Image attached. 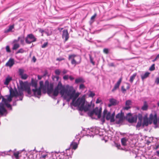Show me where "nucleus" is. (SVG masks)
<instances>
[{
	"mask_svg": "<svg viewBox=\"0 0 159 159\" xmlns=\"http://www.w3.org/2000/svg\"><path fill=\"white\" fill-rule=\"evenodd\" d=\"M156 153H157V155L159 157V151H157L156 152Z\"/></svg>",
	"mask_w": 159,
	"mask_h": 159,
	"instance_id": "e2e57ef3",
	"label": "nucleus"
},
{
	"mask_svg": "<svg viewBox=\"0 0 159 159\" xmlns=\"http://www.w3.org/2000/svg\"><path fill=\"white\" fill-rule=\"evenodd\" d=\"M45 32L48 36H49L52 34V31L51 29H50L49 30L47 29L45 30Z\"/></svg>",
	"mask_w": 159,
	"mask_h": 159,
	"instance_id": "bb28decb",
	"label": "nucleus"
},
{
	"mask_svg": "<svg viewBox=\"0 0 159 159\" xmlns=\"http://www.w3.org/2000/svg\"><path fill=\"white\" fill-rule=\"evenodd\" d=\"M115 116L114 112L111 114L105 109L103 111V117L101 119V121L103 123L105 121V118L107 120H110L111 122H113L115 121Z\"/></svg>",
	"mask_w": 159,
	"mask_h": 159,
	"instance_id": "423d86ee",
	"label": "nucleus"
},
{
	"mask_svg": "<svg viewBox=\"0 0 159 159\" xmlns=\"http://www.w3.org/2000/svg\"><path fill=\"white\" fill-rule=\"evenodd\" d=\"M122 80V78H120L118 81L117 82V83L115 84L114 88L112 90V92H114L115 90H116L117 89L119 88V87L121 83V82Z\"/></svg>",
	"mask_w": 159,
	"mask_h": 159,
	"instance_id": "a211bd4d",
	"label": "nucleus"
},
{
	"mask_svg": "<svg viewBox=\"0 0 159 159\" xmlns=\"http://www.w3.org/2000/svg\"><path fill=\"white\" fill-rule=\"evenodd\" d=\"M65 152V156L66 157V159H68L70 156L72 154L73 151L70 150V148L66 149Z\"/></svg>",
	"mask_w": 159,
	"mask_h": 159,
	"instance_id": "ddd939ff",
	"label": "nucleus"
},
{
	"mask_svg": "<svg viewBox=\"0 0 159 159\" xmlns=\"http://www.w3.org/2000/svg\"><path fill=\"white\" fill-rule=\"evenodd\" d=\"M137 75V73H134L132 75L130 76V79L129 80V82L131 83H132L134 80L135 79L136 76Z\"/></svg>",
	"mask_w": 159,
	"mask_h": 159,
	"instance_id": "a878e982",
	"label": "nucleus"
},
{
	"mask_svg": "<svg viewBox=\"0 0 159 159\" xmlns=\"http://www.w3.org/2000/svg\"><path fill=\"white\" fill-rule=\"evenodd\" d=\"M65 154V152H64L61 153L56 152V159H66Z\"/></svg>",
	"mask_w": 159,
	"mask_h": 159,
	"instance_id": "4468645a",
	"label": "nucleus"
},
{
	"mask_svg": "<svg viewBox=\"0 0 159 159\" xmlns=\"http://www.w3.org/2000/svg\"><path fill=\"white\" fill-rule=\"evenodd\" d=\"M110 104L108 105L109 107L113 105H115L117 104V101L114 99H111L109 100Z\"/></svg>",
	"mask_w": 159,
	"mask_h": 159,
	"instance_id": "aec40b11",
	"label": "nucleus"
},
{
	"mask_svg": "<svg viewBox=\"0 0 159 159\" xmlns=\"http://www.w3.org/2000/svg\"><path fill=\"white\" fill-rule=\"evenodd\" d=\"M48 44V43L47 42L44 43V44L42 45V48H45L47 46Z\"/></svg>",
	"mask_w": 159,
	"mask_h": 159,
	"instance_id": "a19ab883",
	"label": "nucleus"
},
{
	"mask_svg": "<svg viewBox=\"0 0 159 159\" xmlns=\"http://www.w3.org/2000/svg\"><path fill=\"white\" fill-rule=\"evenodd\" d=\"M88 95L89 97H93L95 95L94 93L92 91H90L88 93Z\"/></svg>",
	"mask_w": 159,
	"mask_h": 159,
	"instance_id": "2f4dec72",
	"label": "nucleus"
},
{
	"mask_svg": "<svg viewBox=\"0 0 159 159\" xmlns=\"http://www.w3.org/2000/svg\"><path fill=\"white\" fill-rule=\"evenodd\" d=\"M23 96V95L22 96H20V100H22Z\"/></svg>",
	"mask_w": 159,
	"mask_h": 159,
	"instance_id": "680f3d73",
	"label": "nucleus"
},
{
	"mask_svg": "<svg viewBox=\"0 0 159 159\" xmlns=\"http://www.w3.org/2000/svg\"><path fill=\"white\" fill-rule=\"evenodd\" d=\"M117 123L119 124L122 122L124 119V115L122 113H119L116 116Z\"/></svg>",
	"mask_w": 159,
	"mask_h": 159,
	"instance_id": "9d476101",
	"label": "nucleus"
},
{
	"mask_svg": "<svg viewBox=\"0 0 159 159\" xmlns=\"http://www.w3.org/2000/svg\"><path fill=\"white\" fill-rule=\"evenodd\" d=\"M150 73L148 72H146L144 74L141 75L142 80H143L144 79L147 78L149 75Z\"/></svg>",
	"mask_w": 159,
	"mask_h": 159,
	"instance_id": "393cba45",
	"label": "nucleus"
},
{
	"mask_svg": "<svg viewBox=\"0 0 159 159\" xmlns=\"http://www.w3.org/2000/svg\"><path fill=\"white\" fill-rule=\"evenodd\" d=\"M24 52V50L23 49H20L18 51L17 53H22Z\"/></svg>",
	"mask_w": 159,
	"mask_h": 159,
	"instance_id": "a18cd8bd",
	"label": "nucleus"
},
{
	"mask_svg": "<svg viewBox=\"0 0 159 159\" xmlns=\"http://www.w3.org/2000/svg\"><path fill=\"white\" fill-rule=\"evenodd\" d=\"M78 147V144L77 143L74 142H72L70 144V147L71 148L75 149L77 148Z\"/></svg>",
	"mask_w": 159,
	"mask_h": 159,
	"instance_id": "4be33fe9",
	"label": "nucleus"
},
{
	"mask_svg": "<svg viewBox=\"0 0 159 159\" xmlns=\"http://www.w3.org/2000/svg\"><path fill=\"white\" fill-rule=\"evenodd\" d=\"M142 125V121H139L138 122L137 125H136V127L137 128H139L140 127L141 125Z\"/></svg>",
	"mask_w": 159,
	"mask_h": 159,
	"instance_id": "72a5a7b5",
	"label": "nucleus"
},
{
	"mask_svg": "<svg viewBox=\"0 0 159 159\" xmlns=\"http://www.w3.org/2000/svg\"><path fill=\"white\" fill-rule=\"evenodd\" d=\"M85 88V86L83 84H81L80 85L79 88L80 89H83Z\"/></svg>",
	"mask_w": 159,
	"mask_h": 159,
	"instance_id": "c03bdc74",
	"label": "nucleus"
},
{
	"mask_svg": "<svg viewBox=\"0 0 159 159\" xmlns=\"http://www.w3.org/2000/svg\"><path fill=\"white\" fill-rule=\"evenodd\" d=\"M38 159H47V152H41L38 155Z\"/></svg>",
	"mask_w": 159,
	"mask_h": 159,
	"instance_id": "f8f14e48",
	"label": "nucleus"
},
{
	"mask_svg": "<svg viewBox=\"0 0 159 159\" xmlns=\"http://www.w3.org/2000/svg\"><path fill=\"white\" fill-rule=\"evenodd\" d=\"M138 117L139 121H142V116L141 114H139L138 115Z\"/></svg>",
	"mask_w": 159,
	"mask_h": 159,
	"instance_id": "e433bc0d",
	"label": "nucleus"
},
{
	"mask_svg": "<svg viewBox=\"0 0 159 159\" xmlns=\"http://www.w3.org/2000/svg\"><path fill=\"white\" fill-rule=\"evenodd\" d=\"M47 159H56V152H47Z\"/></svg>",
	"mask_w": 159,
	"mask_h": 159,
	"instance_id": "2eb2a0df",
	"label": "nucleus"
},
{
	"mask_svg": "<svg viewBox=\"0 0 159 159\" xmlns=\"http://www.w3.org/2000/svg\"><path fill=\"white\" fill-rule=\"evenodd\" d=\"M116 147L118 148V149L120 148V144H116Z\"/></svg>",
	"mask_w": 159,
	"mask_h": 159,
	"instance_id": "13d9d810",
	"label": "nucleus"
},
{
	"mask_svg": "<svg viewBox=\"0 0 159 159\" xmlns=\"http://www.w3.org/2000/svg\"><path fill=\"white\" fill-rule=\"evenodd\" d=\"M59 93L64 99H67L68 101L70 99H73L71 104L75 107H78L80 111H84L86 112L91 109V105L85 101L84 97L79 98L75 101V99L79 96L80 93H76V90L73 87L67 85L65 87L60 81L54 89L53 92L54 97L57 96Z\"/></svg>",
	"mask_w": 159,
	"mask_h": 159,
	"instance_id": "f257e3e1",
	"label": "nucleus"
},
{
	"mask_svg": "<svg viewBox=\"0 0 159 159\" xmlns=\"http://www.w3.org/2000/svg\"><path fill=\"white\" fill-rule=\"evenodd\" d=\"M127 140L125 138H122L121 139V142L123 145L125 146L126 145Z\"/></svg>",
	"mask_w": 159,
	"mask_h": 159,
	"instance_id": "c85d7f7f",
	"label": "nucleus"
},
{
	"mask_svg": "<svg viewBox=\"0 0 159 159\" xmlns=\"http://www.w3.org/2000/svg\"><path fill=\"white\" fill-rule=\"evenodd\" d=\"M24 70L23 69H19V75L20 76L23 74H24Z\"/></svg>",
	"mask_w": 159,
	"mask_h": 159,
	"instance_id": "c756f323",
	"label": "nucleus"
},
{
	"mask_svg": "<svg viewBox=\"0 0 159 159\" xmlns=\"http://www.w3.org/2000/svg\"><path fill=\"white\" fill-rule=\"evenodd\" d=\"M108 65L110 66H115V65L113 63H110L108 64Z\"/></svg>",
	"mask_w": 159,
	"mask_h": 159,
	"instance_id": "09e8293b",
	"label": "nucleus"
},
{
	"mask_svg": "<svg viewBox=\"0 0 159 159\" xmlns=\"http://www.w3.org/2000/svg\"><path fill=\"white\" fill-rule=\"evenodd\" d=\"M39 84L40 87L38 88L37 82L34 80L31 81V85L32 87L34 88L32 89V91L35 96L38 98H40L41 94V89L45 92L47 91L48 94H52L53 95L54 90H53V86L51 84L49 85L48 81L47 80L45 82L44 85L43 81H41L39 82Z\"/></svg>",
	"mask_w": 159,
	"mask_h": 159,
	"instance_id": "f03ea898",
	"label": "nucleus"
},
{
	"mask_svg": "<svg viewBox=\"0 0 159 159\" xmlns=\"http://www.w3.org/2000/svg\"><path fill=\"white\" fill-rule=\"evenodd\" d=\"M21 78L23 80H26L28 77V76L25 74H24L20 76Z\"/></svg>",
	"mask_w": 159,
	"mask_h": 159,
	"instance_id": "7c9ffc66",
	"label": "nucleus"
},
{
	"mask_svg": "<svg viewBox=\"0 0 159 159\" xmlns=\"http://www.w3.org/2000/svg\"><path fill=\"white\" fill-rule=\"evenodd\" d=\"M148 106L147 102L144 101L143 103V105L141 109L143 111H146L148 109Z\"/></svg>",
	"mask_w": 159,
	"mask_h": 159,
	"instance_id": "b1692460",
	"label": "nucleus"
},
{
	"mask_svg": "<svg viewBox=\"0 0 159 159\" xmlns=\"http://www.w3.org/2000/svg\"><path fill=\"white\" fill-rule=\"evenodd\" d=\"M96 16V14H95L93 16H92L91 17V20H93L95 17Z\"/></svg>",
	"mask_w": 159,
	"mask_h": 159,
	"instance_id": "864d4df0",
	"label": "nucleus"
},
{
	"mask_svg": "<svg viewBox=\"0 0 159 159\" xmlns=\"http://www.w3.org/2000/svg\"><path fill=\"white\" fill-rule=\"evenodd\" d=\"M157 105L159 107V102L157 103Z\"/></svg>",
	"mask_w": 159,
	"mask_h": 159,
	"instance_id": "774afa93",
	"label": "nucleus"
},
{
	"mask_svg": "<svg viewBox=\"0 0 159 159\" xmlns=\"http://www.w3.org/2000/svg\"><path fill=\"white\" fill-rule=\"evenodd\" d=\"M65 60V59L64 58H62L61 57L57 58L56 59V60L59 61H61L62 60Z\"/></svg>",
	"mask_w": 159,
	"mask_h": 159,
	"instance_id": "37998d69",
	"label": "nucleus"
},
{
	"mask_svg": "<svg viewBox=\"0 0 159 159\" xmlns=\"http://www.w3.org/2000/svg\"><path fill=\"white\" fill-rule=\"evenodd\" d=\"M153 121V124L156 125L157 122V114L154 115L151 114L150 115L149 119L147 117H145L143 119V122L142 124L143 127L147 126L149 124H151Z\"/></svg>",
	"mask_w": 159,
	"mask_h": 159,
	"instance_id": "39448f33",
	"label": "nucleus"
},
{
	"mask_svg": "<svg viewBox=\"0 0 159 159\" xmlns=\"http://www.w3.org/2000/svg\"><path fill=\"white\" fill-rule=\"evenodd\" d=\"M90 60L91 62L93 65H95V62L93 61V59L90 56Z\"/></svg>",
	"mask_w": 159,
	"mask_h": 159,
	"instance_id": "4c0bfd02",
	"label": "nucleus"
},
{
	"mask_svg": "<svg viewBox=\"0 0 159 159\" xmlns=\"http://www.w3.org/2000/svg\"><path fill=\"white\" fill-rule=\"evenodd\" d=\"M9 95H6L7 99L3 97H2V102L0 103V115H6L7 113V111L5 108L4 105L7 107L10 108L11 110L12 108L11 105L9 103L12 101V98L14 97H16L19 96L18 94V91L16 88L14 89L11 88L9 90Z\"/></svg>",
	"mask_w": 159,
	"mask_h": 159,
	"instance_id": "7ed1b4c3",
	"label": "nucleus"
},
{
	"mask_svg": "<svg viewBox=\"0 0 159 159\" xmlns=\"http://www.w3.org/2000/svg\"><path fill=\"white\" fill-rule=\"evenodd\" d=\"M63 29V28H58V30H59L60 31H61V30Z\"/></svg>",
	"mask_w": 159,
	"mask_h": 159,
	"instance_id": "69168bd1",
	"label": "nucleus"
},
{
	"mask_svg": "<svg viewBox=\"0 0 159 159\" xmlns=\"http://www.w3.org/2000/svg\"><path fill=\"white\" fill-rule=\"evenodd\" d=\"M69 78V76L68 75H65L63 77V79L65 80H67Z\"/></svg>",
	"mask_w": 159,
	"mask_h": 159,
	"instance_id": "ea45409f",
	"label": "nucleus"
},
{
	"mask_svg": "<svg viewBox=\"0 0 159 159\" xmlns=\"http://www.w3.org/2000/svg\"><path fill=\"white\" fill-rule=\"evenodd\" d=\"M131 105V102L130 100H128L126 101L125 105L126 106L123 109L124 110H128L129 109L131 108L130 105Z\"/></svg>",
	"mask_w": 159,
	"mask_h": 159,
	"instance_id": "6ab92c4d",
	"label": "nucleus"
},
{
	"mask_svg": "<svg viewBox=\"0 0 159 159\" xmlns=\"http://www.w3.org/2000/svg\"><path fill=\"white\" fill-rule=\"evenodd\" d=\"M121 89L123 92H124L126 91V90L123 87H122Z\"/></svg>",
	"mask_w": 159,
	"mask_h": 159,
	"instance_id": "bf43d9fd",
	"label": "nucleus"
},
{
	"mask_svg": "<svg viewBox=\"0 0 159 159\" xmlns=\"http://www.w3.org/2000/svg\"><path fill=\"white\" fill-rule=\"evenodd\" d=\"M69 78L70 79V80H72L74 79V78L71 76H69Z\"/></svg>",
	"mask_w": 159,
	"mask_h": 159,
	"instance_id": "5fc2aeb1",
	"label": "nucleus"
},
{
	"mask_svg": "<svg viewBox=\"0 0 159 159\" xmlns=\"http://www.w3.org/2000/svg\"><path fill=\"white\" fill-rule=\"evenodd\" d=\"M103 52L106 54H107L108 52V49L107 48H104L103 49Z\"/></svg>",
	"mask_w": 159,
	"mask_h": 159,
	"instance_id": "49530a36",
	"label": "nucleus"
},
{
	"mask_svg": "<svg viewBox=\"0 0 159 159\" xmlns=\"http://www.w3.org/2000/svg\"><path fill=\"white\" fill-rule=\"evenodd\" d=\"M155 69V64H153L149 68V70L150 71H152L154 70Z\"/></svg>",
	"mask_w": 159,
	"mask_h": 159,
	"instance_id": "f704fd0d",
	"label": "nucleus"
},
{
	"mask_svg": "<svg viewBox=\"0 0 159 159\" xmlns=\"http://www.w3.org/2000/svg\"><path fill=\"white\" fill-rule=\"evenodd\" d=\"M155 82L157 84H159V77H157L156 79Z\"/></svg>",
	"mask_w": 159,
	"mask_h": 159,
	"instance_id": "de8ad7c7",
	"label": "nucleus"
},
{
	"mask_svg": "<svg viewBox=\"0 0 159 159\" xmlns=\"http://www.w3.org/2000/svg\"><path fill=\"white\" fill-rule=\"evenodd\" d=\"M85 82L84 80L81 77L76 79L75 80V83L78 84L79 83H84Z\"/></svg>",
	"mask_w": 159,
	"mask_h": 159,
	"instance_id": "5701e85b",
	"label": "nucleus"
},
{
	"mask_svg": "<svg viewBox=\"0 0 159 159\" xmlns=\"http://www.w3.org/2000/svg\"><path fill=\"white\" fill-rule=\"evenodd\" d=\"M20 87H18V94L19 96H22L23 95V91H25L28 94H31V90L29 85L26 82H23L22 81H20Z\"/></svg>",
	"mask_w": 159,
	"mask_h": 159,
	"instance_id": "20e7f679",
	"label": "nucleus"
},
{
	"mask_svg": "<svg viewBox=\"0 0 159 159\" xmlns=\"http://www.w3.org/2000/svg\"><path fill=\"white\" fill-rule=\"evenodd\" d=\"M101 102V100L100 99H99L98 98L97 99L96 101V103H100Z\"/></svg>",
	"mask_w": 159,
	"mask_h": 159,
	"instance_id": "3c124183",
	"label": "nucleus"
},
{
	"mask_svg": "<svg viewBox=\"0 0 159 159\" xmlns=\"http://www.w3.org/2000/svg\"><path fill=\"white\" fill-rule=\"evenodd\" d=\"M94 114V110L92 111H89L88 112V115L89 116H92Z\"/></svg>",
	"mask_w": 159,
	"mask_h": 159,
	"instance_id": "c9c22d12",
	"label": "nucleus"
},
{
	"mask_svg": "<svg viewBox=\"0 0 159 159\" xmlns=\"http://www.w3.org/2000/svg\"><path fill=\"white\" fill-rule=\"evenodd\" d=\"M19 45L18 44L16 43L14 44L12 49L13 50H16L19 47Z\"/></svg>",
	"mask_w": 159,
	"mask_h": 159,
	"instance_id": "473e14b6",
	"label": "nucleus"
},
{
	"mask_svg": "<svg viewBox=\"0 0 159 159\" xmlns=\"http://www.w3.org/2000/svg\"><path fill=\"white\" fill-rule=\"evenodd\" d=\"M60 71L59 69H57L55 71V74L57 75H60Z\"/></svg>",
	"mask_w": 159,
	"mask_h": 159,
	"instance_id": "58836bf2",
	"label": "nucleus"
},
{
	"mask_svg": "<svg viewBox=\"0 0 159 159\" xmlns=\"http://www.w3.org/2000/svg\"><path fill=\"white\" fill-rule=\"evenodd\" d=\"M25 42L27 44H30L31 43L36 41V38L32 34H28L25 39Z\"/></svg>",
	"mask_w": 159,
	"mask_h": 159,
	"instance_id": "6e6552de",
	"label": "nucleus"
},
{
	"mask_svg": "<svg viewBox=\"0 0 159 159\" xmlns=\"http://www.w3.org/2000/svg\"><path fill=\"white\" fill-rule=\"evenodd\" d=\"M39 31L42 34H43L44 32H45V31L40 28L39 29Z\"/></svg>",
	"mask_w": 159,
	"mask_h": 159,
	"instance_id": "8fccbe9b",
	"label": "nucleus"
},
{
	"mask_svg": "<svg viewBox=\"0 0 159 159\" xmlns=\"http://www.w3.org/2000/svg\"><path fill=\"white\" fill-rule=\"evenodd\" d=\"M68 72V71L65 69H64V70L62 72V73H63V74H65L66 73Z\"/></svg>",
	"mask_w": 159,
	"mask_h": 159,
	"instance_id": "603ef678",
	"label": "nucleus"
},
{
	"mask_svg": "<svg viewBox=\"0 0 159 159\" xmlns=\"http://www.w3.org/2000/svg\"><path fill=\"white\" fill-rule=\"evenodd\" d=\"M14 28L13 25L10 26L9 28L7 29H6L5 30V33H8L9 32L11 31L12 29Z\"/></svg>",
	"mask_w": 159,
	"mask_h": 159,
	"instance_id": "cd10ccee",
	"label": "nucleus"
},
{
	"mask_svg": "<svg viewBox=\"0 0 159 159\" xmlns=\"http://www.w3.org/2000/svg\"><path fill=\"white\" fill-rule=\"evenodd\" d=\"M155 58L157 60H158L159 58V54L157 56V57H156Z\"/></svg>",
	"mask_w": 159,
	"mask_h": 159,
	"instance_id": "052dcab7",
	"label": "nucleus"
},
{
	"mask_svg": "<svg viewBox=\"0 0 159 159\" xmlns=\"http://www.w3.org/2000/svg\"><path fill=\"white\" fill-rule=\"evenodd\" d=\"M14 64V61L13 59L10 58L6 64L5 66H9L10 67H11Z\"/></svg>",
	"mask_w": 159,
	"mask_h": 159,
	"instance_id": "f3484780",
	"label": "nucleus"
},
{
	"mask_svg": "<svg viewBox=\"0 0 159 159\" xmlns=\"http://www.w3.org/2000/svg\"><path fill=\"white\" fill-rule=\"evenodd\" d=\"M12 80L11 77H10L9 76H8L6 78L5 81L4 83L5 85H8L9 83Z\"/></svg>",
	"mask_w": 159,
	"mask_h": 159,
	"instance_id": "412c9836",
	"label": "nucleus"
},
{
	"mask_svg": "<svg viewBox=\"0 0 159 159\" xmlns=\"http://www.w3.org/2000/svg\"><path fill=\"white\" fill-rule=\"evenodd\" d=\"M157 60V59H156V58H155V59H154V60H152V61L153 62H154V61H156Z\"/></svg>",
	"mask_w": 159,
	"mask_h": 159,
	"instance_id": "338daca9",
	"label": "nucleus"
},
{
	"mask_svg": "<svg viewBox=\"0 0 159 159\" xmlns=\"http://www.w3.org/2000/svg\"><path fill=\"white\" fill-rule=\"evenodd\" d=\"M94 114L98 116V118H99L101 117V111L102 109L100 108L99 109L97 107L94 109Z\"/></svg>",
	"mask_w": 159,
	"mask_h": 159,
	"instance_id": "dca6fc26",
	"label": "nucleus"
},
{
	"mask_svg": "<svg viewBox=\"0 0 159 159\" xmlns=\"http://www.w3.org/2000/svg\"><path fill=\"white\" fill-rule=\"evenodd\" d=\"M62 39H65V41H66L68 40L69 38V34L67 30H64L62 31Z\"/></svg>",
	"mask_w": 159,
	"mask_h": 159,
	"instance_id": "9b49d317",
	"label": "nucleus"
},
{
	"mask_svg": "<svg viewBox=\"0 0 159 159\" xmlns=\"http://www.w3.org/2000/svg\"><path fill=\"white\" fill-rule=\"evenodd\" d=\"M20 42L22 44H23L24 43V39H21L20 40Z\"/></svg>",
	"mask_w": 159,
	"mask_h": 159,
	"instance_id": "4d7b16f0",
	"label": "nucleus"
},
{
	"mask_svg": "<svg viewBox=\"0 0 159 159\" xmlns=\"http://www.w3.org/2000/svg\"><path fill=\"white\" fill-rule=\"evenodd\" d=\"M68 59L69 60H71V64L75 66L80 64L81 61V57L75 54L69 55Z\"/></svg>",
	"mask_w": 159,
	"mask_h": 159,
	"instance_id": "0eeeda50",
	"label": "nucleus"
},
{
	"mask_svg": "<svg viewBox=\"0 0 159 159\" xmlns=\"http://www.w3.org/2000/svg\"><path fill=\"white\" fill-rule=\"evenodd\" d=\"M32 60L34 62H35L36 61V59L34 56L32 58Z\"/></svg>",
	"mask_w": 159,
	"mask_h": 159,
	"instance_id": "6e6d98bb",
	"label": "nucleus"
},
{
	"mask_svg": "<svg viewBox=\"0 0 159 159\" xmlns=\"http://www.w3.org/2000/svg\"><path fill=\"white\" fill-rule=\"evenodd\" d=\"M6 50L7 52H11V50L10 49L9 47L8 46H7L6 48Z\"/></svg>",
	"mask_w": 159,
	"mask_h": 159,
	"instance_id": "79ce46f5",
	"label": "nucleus"
},
{
	"mask_svg": "<svg viewBox=\"0 0 159 159\" xmlns=\"http://www.w3.org/2000/svg\"><path fill=\"white\" fill-rule=\"evenodd\" d=\"M16 101H15L13 102V106H16Z\"/></svg>",
	"mask_w": 159,
	"mask_h": 159,
	"instance_id": "0e129e2a",
	"label": "nucleus"
},
{
	"mask_svg": "<svg viewBox=\"0 0 159 159\" xmlns=\"http://www.w3.org/2000/svg\"><path fill=\"white\" fill-rule=\"evenodd\" d=\"M126 117L128 121L131 123L136 122L137 120V116H132L130 113H128Z\"/></svg>",
	"mask_w": 159,
	"mask_h": 159,
	"instance_id": "1a4fd4ad",
	"label": "nucleus"
}]
</instances>
